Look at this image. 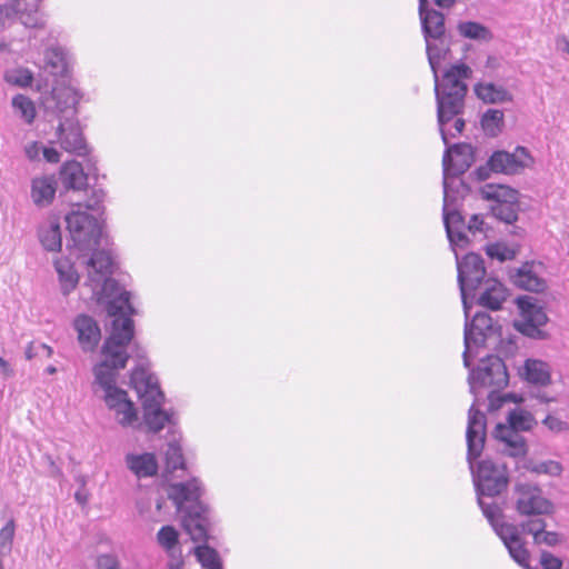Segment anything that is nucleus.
<instances>
[{"label":"nucleus","mask_w":569,"mask_h":569,"mask_svg":"<svg viewBox=\"0 0 569 569\" xmlns=\"http://www.w3.org/2000/svg\"><path fill=\"white\" fill-rule=\"evenodd\" d=\"M471 164L470 147L453 144L447 148L443 158V223L446 233L453 251L463 249L473 241L488 238L489 228L480 214H472L466 224L463 217L456 210L451 194V179L463 173Z\"/></svg>","instance_id":"nucleus-1"},{"label":"nucleus","mask_w":569,"mask_h":569,"mask_svg":"<svg viewBox=\"0 0 569 569\" xmlns=\"http://www.w3.org/2000/svg\"><path fill=\"white\" fill-rule=\"evenodd\" d=\"M427 56L435 79V94L437 102V120L443 143L447 146L448 134L445 126L465 109V98L468 87L466 79L471 78L472 70L465 63L451 66L439 80L438 68L449 52V44L443 37L439 40H426Z\"/></svg>","instance_id":"nucleus-2"},{"label":"nucleus","mask_w":569,"mask_h":569,"mask_svg":"<svg viewBox=\"0 0 569 569\" xmlns=\"http://www.w3.org/2000/svg\"><path fill=\"white\" fill-rule=\"evenodd\" d=\"M487 419L483 412L476 408L473 402L468 411L466 431L467 461L472 473L477 496L496 497L508 486V472L503 465L483 459L475 468V460L480 457L485 448Z\"/></svg>","instance_id":"nucleus-3"},{"label":"nucleus","mask_w":569,"mask_h":569,"mask_svg":"<svg viewBox=\"0 0 569 569\" xmlns=\"http://www.w3.org/2000/svg\"><path fill=\"white\" fill-rule=\"evenodd\" d=\"M134 336L133 321L128 316H120L113 319L110 336L106 339L102 348V361L93 368L96 382L111 393L119 390L116 387L117 371L127 366L130 355L128 346Z\"/></svg>","instance_id":"nucleus-4"},{"label":"nucleus","mask_w":569,"mask_h":569,"mask_svg":"<svg viewBox=\"0 0 569 569\" xmlns=\"http://www.w3.org/2000/svg\"><path fill=\"white\" fill-rule=\"evenodd\" d=\"M92 256L88 260V284L91 287L92 296L98 300L109 299L107 302V311L111 317H128L136 313L130 303V292L119 291L118 283L111 278L113 272V261L109 251L92 249Z\"/></svg>","instance_id":"nucleus-5"},{"label":"nucleus","mask_w":569,"mask_h":569,"mask_svg":"<svg viewBox=\"0 0 569 569\" xmlns=\"http://www.w3.org/2000/svg\"><path fill=\"white\" fill-rule=\"evenodd\" d=\"M202 489L198 479L177 482L169 486L168 497L173 501L179 512H183L182 526L193 541L207 539L209 526V509L200 497Z\"/></svg>","instance_id":"nucleus-6"},{"label":"nucleus","mask_w":569,"mask_h":569,"mask_svg":"<svg viewBox=\"0 0 569 569\" xmlns=\"http://www.w3.org/2000/svg\"><path fill=\"white\" fill-rule=\"evenodd\" d=\"M130 382L141 400L143 422L149 431L159 432L166 425L176 423L173 412L161 408L164 395L160 390L157 377L141 365L132 370Z\"/></svg>","instance_id":"nucleus-7"},{"label":"nucleus","mask_w":569,"mask_h":569,"mask_svg":"<svg viewBox=\"0 0 569 569\" xmlns=\"http://www.w3.org/2000/svg\"><path fill=\"white\" fill-rule=\"evenodd\" d=\"M483 497L485 496H478V503L485 517L489 520L496 533L508 549L510 556L520 567L531 569L529 566V552L525 547L518 527L511 523L500 522V507L496 503H487Z\"/></svg>","instance_id":"nucleus-8"},{"label":"nucleus","mask_w":569,"mask_h":569,"mask_svg":"<svg viewBox=\"0 0 569 569\" xmlns=\"http://www.w3.org/2000/svg\"><path fill=\"white\" fill-rule=\"evenodd\" d=\"M508 425L498 423L492 432L495 439L505 445L503 451L510 457H523L527 453L525 438L519 431H529L535 425L531 413L525 410H512L508 416Z\"/></svg>","instance_id":"nucleus-9"},{"label":"nucleus","mask_w":569,"mask_h":569,"mask_svg":"<svg viewBox=\"0 0 569 569\" xmlns=\"http://www.w3.org/2000/svg\"><path fill=\"white\" fill-rule=\"evenodd\" d=\"M76 207L77 209L66 216L67 229L73 247L79 251H90L99 247L102 228L96 217L81 210V203Z\"/></svg>","instance_id":"nucleus-10"},{"label":"nucleus","mask_w":569,"mask_h":569,"mask_svg":"<svg viewBox=\"0 0 569 569\" xmlns=\"http://www.w3.org/2000/svg\"><path fill=\"white\" fill-rule=\"evenodd\" d=\"M481 197L491 201L490 211L498 220L511 224L518 220L519 192L506 184L487 183L480 189Z\"/></svg>","instance_id":"nucleus-11"},{"label":"nucleus","mask_w":569,"mask_h":569,"mask_svg":"<svg viewBox=\"0 0 569 569\" xmlns=\"http://www.w3.org/2000/svg\"><path fill=\"white\" fill-rule=\"evenodd\" d=\"M455 254L458 270L457 280L461 293L463 311L465 316H468V310L471 306L468 302L467 292L475 291L482 281L485 282L487 271L481 256L470 252L460 259L457 250L455 251Z\"/></svg>","instance_id":"nucleus-12"},{"label":"nucleus","mask_w":569,"mask_h":569,"mask_svg":"<svg viewBox=\"0 0 569 569\" xmlns=\"http://www.w3.org/2000/svg\"><path fill=\"white\" fill-rule=\"evenodd\" d=\"M470 391L477 393L482 387L501 390L509 382L506 365L498 356H488L482 359L476 369H472L468 378Z\"/></svg>","instance_id":"nucleus-13"},{"label":"nucleus","mask_w":569,"mask_h":569,"mask_svg":"<svg viewBox=\"0 0 569 569\" xmlns=\"http://www.w3.org/2000/svg\"><path fill=\"white\" fill-rule=\"evenodd\" d=\"M521 318L515 322L516 329L522 335L539 339L543 338V327L548 322L545 309L531 302V298L518 299Z\"/></svg>","instance_id":"nucleus-14"},{"label":"nucleus","mask_w":569,"mask_h":569,"mask_svg":"<svg viewBox=\"0 0 569 569\" xmlns=\"http://www.w3.org/2000/svg\"><path fill=\"white\" fill-rule=\"evenodd\" d=\"M469 315L466 316L465 323V351H463V363L465 367H470V352L472 346L479 347L483 345L487 338L493 331L492 318L486 312H477L472 320H468Z\"/></svg>","instance_id":"nucleus-15"},{"label":"nucleus","mask_w":569,"mask_h":569,"mask_svg":"<svg viewBox=\"0 0 569 569\" xmlns=\"http://www.w3.org/2000/svg\"><path fill=\"white\" fill-rule=\"evenodd\" d=\"M56 142L67 152L79 157L89 153L82 128L78 118L59 120L56 128Z\"/></svg>","instance_id":"nucleus-16"},{"label":"nucleus","mask_w":569,"mask_h":569,"mask_svg":"<svg viewBox=\"0 0 569 569\" xmlns=\"http://www.w3.org/2000/svg\"><path fill=\"white\" fill-rule=\"evenodd\" d=\"M517 511L522 516H540L552 511L551 502L542 496L538 487L521 483L516 486Z\"/></svg>","instance_id":"nucleus-17"},{"label":"nucleus","mask_w":569,"mask_h":569,"mask_svg":"<svg viewBox=\"0 0 569 569\" xmlns=\"http://www.w3.org/2000/svg\"><path fill=\"white\" fill-rule=\"evenodd\" d=\"M532 158L523 147H518L513 152L496 151L489 158L487 166L496 173L516 174L530 167Z\"/></svg>","instance_id":"nucleus-18"},{"label":"nucleus","mask_w":569,"mask_h":569,"mask_svg":"<svg viewBox=\"0 0 569 569\" xmlns=\"http://www.w3.org/2000/svg\"><path fill=\"white\" fill-rule=\"evenodd\" d=\"M79 96L71 87H54L51 100L48 102V111L59 121L78 118L77 106Z\"/></svg>","instance_id":"nucleus-19"},{"label":"nucleus","mask_w":569,"mask_h":569,"mask_svg":"<svg viewBox=\"0 0 569 569\" xmlns=\"http://www.w3.org/2000/svg\"><path fill=\"white\" fill-rule=\"evenodd\" d=\"M103 398L120 426L130 427L138 420L136 407L124 390H112L111 393H106Z\"/></svg>","instance_id":"nucleus-20"},{"label":"nucleus","mask_w":569,"mask_h":569,"mask_svg":"<svg viewBox=\"0 0 569 569\" xmlns=\"http://www.w3.org/2000/svg\"><path fill=\"white\" fill-rule=\"evenodd\" d=\"M538 268L533 262H526L510 272V279L520 289L541 292L546 289V281L540 277Z\"/></svg>","instance_id":"nucleus-21"},{"label":"nucleus","mask_w":569,"mask_h":569,"mask_svg":"<svg viewBox=\"0 0 569 569\" xmlns=\"http://www.w3.org/2000/svg\"><path fill=\"white\" fill-rule=\"evenodd\" d=\"M419 16L425 40L439 38L445 36V17L435 9H428V0L421 2L419 0Z\"/></svg>","instance_id":"nucleus-22"},{"label":"nucleus","mask_w":569,"mask_h":569,"mask_svg":"<svg viewBox=\"0 0 569 569\" xmlns=\"http://www.w3.org/2000/svg\"><path fill=\"white\" fill-rule=\"evenodd\" d=\"M41 0H11L8 4L17 20L26 28H39L43 26L42 17L39 12Z\"/></svg>","instance_id":"nucleus-23"},{"label":"nucleus","mask_w":569,"mask_h":569,"mask_svg":"<svg viewBox=\"0 0 569 569\" xmlns=\"http://www.w3.org/2000/svg\"><path fill=\"white\" fill-rule=\"evenodd\" d=\"M74 329L78 332V341L82 350L92 351L101 338L98 323L91 317L80 315L74 320Z\"/></svg>","instance_id":"nucleus-24"},{"label":"nucleus","mask_w":569,"mask_h":569,"mask_svg":"<svg viewBox=\"0 0 569 569\" xmlns=\"http://www.w3.org/2000/svg\"><path fill=\"white\" fill-rule=\"evenodd\" d=\"M57 180L54 176L34 177L31 181V198L38 207L49 206L54 199Z\"/></svg>","instance_id":"nucleus-25"},{"label":"nucleus","mask_w":569,"mask_h":569,"mask_svg":"<svg viewBox=\"0 0 569 569\" xmlns=\"http://www.w3.org/2000/svg\"><path fill=\"white\" fill-rule=\"evenodd\" d=\"M124 461L127 468L138 478L153 477L158 472V462L153 453H128Z\"/></svg>","instance_id":"nucleus-26"},{"label":"nucleus","mask_w":569,"mask_h":569,"mask_svg":"<svg viewBox=\"0 0 569 569\" xmlns=\"http://www.w3.org/2000/svg\"><path fill=\"white\" fill-rule=\"evenodd\" d=\"M485 290L478 298V305L491 310H499L508 297L505 286L497 279L485 280Z\"/></svg>","instance_id":"nucleus-27"},{"label":"nucleus","mask_w":569,"mask_h":569,"mask_svg":"<svg viewBox=\"0 0 569 569\" xmlns=\"http://www.w3.org/2000/svg\"><path fill=\"white\" fill-rule=\"evenodd\" d=\"M38 237L42 247L47 251H60L62 247V237L59 219L51 217L43 221L39 227Z\"/></svg>","instance_id":"nucleus-28"},{"label":"nucleus","mask_w":569,"mask_h":569,"mask_svg":"<svg viewBox=\"0 0 569 569\" xmlns=\"http://www.w3.org/2000/svg\"><path fill=\"white\" fill-rule=\"evenodd\" d=\"M60 179L66 189L82 190L88 184V176L81 163L76 160L62 164Z\"/></svg>","instance_id":"nucleus-29"},{"label":"nucleus","mask_w":569,"mask_h":569,"mask_svg":"<svg viewBox=\"0 0 569 569\" xmlns=\"http://www.w3.org/2000/svg\"><path fill=\"white\" fill-rule=\"evenodd\" d=\"M61 292L69 295L79 283V273L68 258H59L54 261Z\"/></svg>","instance_id":"nucleus-30"},{"label":"nucleus","mask_w":569,"mask_h":569,"mask_svg":"<svg viewBox=\"0 0 569 569\" xmlns=\"http://www.w3.org/2000/svg\"><path fill=\"white\" fill-rule=\"evenodd\" d=\"M476 96L485 103H503L512 100V96L502 86L480 82L475 86Z\"/></svg>","instance_id":"nucleus-31"},{"label":"nucleus","mask_w":569,"mask_h":569,"mask_svg":"<svg viewBox=\"0 0 569 569\" xmlns=\"http://www.w3.org/2000/svg\"><path fill=\"white\" fill-rule=\"evenodd\" d=\"M523 376L530 383L540 386H546L551 380L549 366L543 361L533 359H528L525 362Z\"/></svg>","instance_id":"nucleus-32"},{"label":"nucleus","mask_w":569,"mask_h":569,"mask_svg":"<svg viewBox=\"0 0 569 569\" xmlns=\"http://www.w3.org/2000/svg\"><path fill=\"white\" fill-rule=\"evenodd\" d=\"M457 30L466 39L488 42L493 38L489 28L476 21L459 22Z\"/></svg>","instance_id":"nucleus-33"},{"label":"nucleus","mask_w":569,"mask_h":569,"mask_svg":"<svg viewBox=\"0 0 569 569\" xmlns=\"http://www.w3.org/2000/svg\"><path fill=\"white\" fill-rule=\"evenodd\" d=\"M503 124V112L501 110L489 109L481 118V127L487 136L496 137Z\"/></svg>","instance_id":"nucleus-34"},{"label":"nucleus","mask_w":569,"mask_h":569,"mask_svg":"<svg viewBox=\"0 0 569 569\" xmlns=\"http://www.w3.org/2000/svg\"><path fill=\"white\" fill-rule=\"evenodd\" d=\"M194 555L203 569H222L221 559L213 548L207 545L198 546Z\"/></svg>","instance_id":"nucleus-35"},{"label":"nucleus","mask_w":569,"mask_h":569,"mask_svg":"<svg viewBox=\"0 0 569 569\" xmlns=\"http://www.w3.org/2000/svg\"><path fill=\"white\" fill-rule=\"evenodd\" d=\"M44 68L57 76L66 71L67 62L60 48H50L44 53Z\"/></svg>","instance_id":"nucleus-36"},{"label":"nucleus","mask_w":569,"mask_h":569,"mask_svg":"<svg viewBox=\"0 0 569 569\" xmlns=\"http://www.w3.org/2000/svg\"><path fill=\"white\" fill-rule=\"evenodd\" d=\"M12 107L20 117L27 122L31 123L36 118V107L32 100L23 94H17L12 99Z\"/></svg>","instance_id":"nucleus-37"},{"label":"nucleus","mask_w":569,"mask_h":569,"mask_svg":"<svg viewBox=\"0 0 569 569\" xmlns=\"http://www.w3.org/2000/svg\"><path fill=\"white\" fill-rule=\"evenodd\" d=\"M486 252L490 258H495L499 261H507L513 259L518 250L516 248H511L503 243L497 242L488 244L486 247Z\"/></svg>","instance_id":"nucleus-38"},{"label":"nucleus","mask_w":569,"mask_h":569,"mask_svg":"<svg viewBox=\"0 0 569 569\" xmlns=\"http://www.w3.org/2000/svg\"><path fill=\"white\" fill-rule=\"evenodd\" d=\"M166 463L167 468L172 471L179 468H183L184 461L182 449L178 442L173 441L168 445L166 450Z\"/></svg>","instance_id":"nucleus-39"},{"label":"nucleus","mask_w":569,"mask_h":569,"mask_svg":"<svg viewBox=\"0 0 569 569\" xmlns=\"http://www.w3.org/2000/svg\"><path fill=\"white\" fill-rule=\"evenodd\" d=\"M158 543L166 550H172L179 541V533L172 526H163L157 533Z\"/></svg>","instance_id":"nucleus-40"},{"label":"nucleus","mask_w":569,"mask_h":569,"mask_svg":"<svg viewBox=\"0 0 569 569\" xmlns=\"http://www.w3.org/2000/svg\"><path fill=\"white\" fill-rule=\"evenodd\" d=\"M14 532L16 523L13 519H10L0 530V550L2 552L11 550Z\"/></svg>","instance_id":"nucleus-41"},{"label":"nucleus","mask_w":569,"mask_h":569,"mask_svg":"<svg viewBox=\"0 0 569 569\" xmlns=\"http://www.w3.org/2000/svg\"><path fill=\"white\" fill-rule=\"evenodd\" d=\"M32 73L28 69H17L6 73V80L9 83L28 87L32 82Z\"/></svg>","instance_id":"nucleus-42"},{"label":"nucleus","mask_w":569,"mask_h":569,"mask_svg":"<svg viewBox=\"0 0 569 569\" xmlns=\"http://www.w3.org/2000/svg\"><path fill=\"white\" fill-rule=\"evenodd\" d=\"M521 528H522L523 531H526V532H528V533L533 536L536 543H541L542 542L541 533H542V531L546 528L545 520H542L540 518L530 519V520H528L526 522H522L521 523Z\"/></svg>","instance_id":"nucleus-43"},{"label":"nucleus","mask_w":569,"mask_h":569,"mask_svg":"<svg viewBox=\"0 0 569 569\" xmlns=\"http://www.w3.org/2000/svg\"><path fill=\"white\" fill-rule=\"evenodd\" d=\"M532 470L537 473L559 476L562 471V467L559 462L549 460V461H543V462L537 463Z\"/></svg>","instance_id":"nucleus-44"},{"label":"nucleus","mask_w":569,"mask_h":569,"mask_svg":"<svg viewBox=\"0 0 569 569\" xmlns=\"http://www.w3.org/2000/svg\"><path fill=\"white\" fill-rule=\"evenodd\" d=\"M16 20L17 18L8 3L0 7V32L11 27Z\"/></svg>","instance_id":"nucleus-45"},{"label":"nucleus","mask_w":569,"mask_h":569,"mask_svg":"<svg viewBox=\"0 0 569 569\" xmlns=\"http://www.w3.org/2000/svg\"><path fill=\"white\" fill-rule=\"evenodd\" d=\"M104 200V192L101 189L93 190L90 198L84 203L87 210L98 212Z\"/></svg>","instance_id":"nucleus-46"},{"label":"nucleus","mask_w":569,"mask_h":569,"mask_svg":"<svg viewBox=\"0 0 569 569\" xmlns=\"http://www.w3.org/2000/svg\"><path fill=\"white\" fill-rule=\"evenodd\" d=\"M541 565L543 569H561L562 567L561 560L549 552L541 555Z\"/></svg>","instance_id":"nucleus-47"},{"label":"nucleus","mask_w":569,"mask_h":569,"mask_svg":"<svg viewBox=\"0 0 569 569\" xmlns=\"http://www.w3.org/2000/svg\"><path fill=\"white\" fill-rule=\"evenodd\" d=\"M543 423L555 432H561L563 430L568 429V426L565 421L553 417V416H547L543 420Z\"/></svg>","instance_id":"nucleus-48"},{"label":"nucleus","mask_w":569,"mask_h":569,"mask_svg":"<svg viewBox=\"0 0 569 569\" xmlns=\"http://www.w3.org/2000/svg\"><path fill=\"white\" fill-rule=\"evenodd\" d=\"M98 569H117L118 560L113 555H102L97 560Z\"/></svg>","instance_id":"nucleus-49"},{"label":"nucleus","mask_w":569,"mask_h":569,"mask_svg":"<svg viewBox=\"0 0 569 569\" xmlns=\"http://www.w3.org/2000/svg\"><path fill=\"white\" fill-rule=\"evenodd\" d=\"M42 150V144L37 141L28 143L24 148L26 156L31 161L39 160Z\"/></svg>","instance_id":"nucleus-50"},{"label":"nucleus","mask_w":569,"mask_h":569,"mask_svg":"<svg viewBox=\"0 0 569 569\" xmlns=\"http://www.w3.org/2000/svg\"><path fill=\"white\" fill-rule=\"evenodd\" d=\"M42 154L50 163H57L60 161V153L54 148L43 147Z\"/></svg>","instance_id":"nucleus-51"},{"label":"nucleus","mask_w":569,"mask_h":569,"mask_svg":"<svg viewBox=\"0 0 569 569\" xmlns=\"http://www.w3.org/2000/svg\"><path fill=\"white\" fill-rule=\"evenodd\" d=\"M497 391L498 390L492 389V391L488 396L490 410L499 409L503 402V398L497 395Z\"/></svg>","instance_id":"nucleus-52"},{"label":"nucleus","mask_w":569,"mask_h":569,"mask_svg":"<svg viewBox=\"0 0 569 569\" xmlns=\"http://www.w3.org/2000/svg\"><path fill=\"white\" fill-rule=\"evenodd\" d=\"M541 543H546L548 546H553L559 542V536L556 532L551 531H542L541 533Z\"/></svg>","instance_id":"nucleus-53"},{"label":"nucleus","mask_w":569,"mask_h":569,"mask_svg":"<svg viewBox=\"0 0 569 569\" xmlns=\"http://www.w3.org/2000/svg\"><path fill=\"white\" fill-rule=\"evenodd\" d=\"M0 371L4 379L11 378L14 376V371H13L12 367L10 366V363L7 360H4L1 356H0Z\"/></svg>","instance_id":"nucleus-54"},{"label":"nucleus","mask_w":569,"mask_h":569,"mask_svg":"<svg viewBox=\"0 0 569 569\" xmlns=\"http://www.w3.org/2000/svg\"><path fill=\"white\" fill-rule=\"evenodd\" d=\"M557 46L562 52L569 54V38L565 36L558 37Z\"/></svg>","instance_id":"nucleus-55"},{"label":"nucleus","mask_w":569,"mask_h":569,"mask_svg":"<svg viewBox=\"0 0 569 569\" xmlns=\"http://www.w3.org/2000/svg\"><path fill=\"white\" fill-rule=\"evenodd\" d=\"M24 355L28 360H31L34 357H37L39 355L37 346L33 342H30L26 348Z\"/></svg>","instance_id":"nucleus-56"},{"label":"nucleus","mask_w":569,"mask_h":569,"mask_svg":"<svg viewBox=\"0 0 569 569\" xmlns=\"http://www.w3.org/2000/svg\"><path fill=\"white\" fill-rule=\"evenodd\" d=\"M459 114L455 116L452 119L456 118L455 120V123H453V128H455V133H452L451 136L455 137L456 134H460L462 133L463 129H465V120L462 118H457Z\"/></svg>","instance_id":"nucleus-57"},{"label":"nucleus","mask_w":569,"mask_h":569,"mask_svg":"<svg viewBox=\"0 0 569 569\" xmlns=\"http://www.w3.org/2000/svg\"><path fill=\"white\" fill-rule=\"evenodd\" d=\"M457 0H433L435 4L442 9L451 8Z\"/></svg>","instance_id":"nucleus-58"},{"label":"nucleus","mask_w":569,"mask_h":569,"mask_svg":"<svg viewBox=\"0 0 569 569\" xmlns=\"http://www.w3.org/2000/svg\"><path fill=\"white\" fill-rule=\"evenodd\" d=\"M498 64H499V61H498V59L496 57L489 56L487 58V61H486V67L487 68L495 69V68L498 67Z\"/></svg>","instance_id":"nucleus-59"},{"label":"nucleus","mask_w":569,"mask_h":569,"mask_svg":"<svg viewBox=\"0 0 569 569\" xmlns=\"http://www.w3.org/2000/svg\"><path fill=\"white\" fill-rule=\"evenodd\" d=\"M37 349L39 352L44 351L48 357H50L52 355V349L49 346H47L46 343H38Z\"/></svg>","instance_id":"nucleus-60"},{"label":"nucleus","mask_w":569,"mask_h":569,"mask_svg":"<svg viewBox=\"0 0 569 569\" xmlns=\"http://www.w3.org/2000/svg\"><path fill=\"white\" fill-rule=\"evenodd\" d=\"M47 459H48V461H49V463H50V466L52 468L51 472L54 473V475H59L60 470H59L58 467H56V465H54L53 460L51 459V457L48 456Z\"/></svg>","instance_id":"nucleus-61"},{"label":"nucleus","mask_w":569,"mask_h":569,"mask_svg":"<svg viewBox=\"0 0 569 569\" xmlns=\"http://www.w3.org/2000/svg\"><path fill=\"white\" fill-rule=\"evenodd\" d=\"M56 371H57V369H56V367H53V366H49V367L47 368V372H48V373H50V375H53Z\"/></svg>","instance_id":"nucleus-62"},{"label":"nucleus","mask_w":569,"mask_h":569,"mask_svg":"<svg viewBox=\"0 0 569 569\" xmlns=\"http://www.w3.org/2000/svg\"><path fill=\"white\" fill-rule=\"evenodd\" d=\"M162 505H163V499L161 498L157 501V505H156L157 509L160 510L162 508Z\"/></svg>","instance_id":"nucleus-63"},{"label":"nucleus","mask_w":569,"mask_h":569,"mask_svg":"<svg viewBox=\"0 0 569 569\" xmlns=\"http://www.w3.org/2000/svg\"><path fill=\"white\" fill-rule=\"evenodd\" d=\"M137 357L142 359L143 358V353L140 350H137Z\"/></svg>","instance_id":"nucleus-64"}]
</instances>
